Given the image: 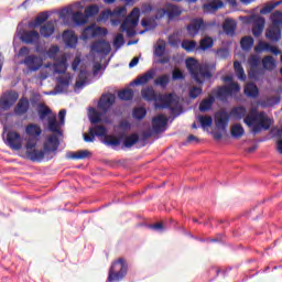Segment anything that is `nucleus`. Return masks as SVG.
<instances>
[{
	"label": "nucleus",
	"mask_w": 282,
	"mask_h": 282,
	"mask_svg": "<svg viewBox=\"0 0 282 282\" xmlns=\"http://www.w3.org/2000/svg\"><path fill=\"white\" fill-rule=\"evenodd\" d=\"M113 102H116V95L108 94L102 95L98 101L97 109L89 108L88 109V118L91 124L95 127L89 128V134L84 133L85 142H94L97 138H105L107 135V128L105 126H98L97 122H102V116L113 107Z\"/></svg>",
	"instance_id": "1"
},
{
	"label": "nucleus",
	"mask_w": 282,
	"mask_h": 282,
	"mask_svg": "<svg viewBox=\"0 0 282 282\" xmlns=\"http://www.w3.org/2000/svg\"><path fill=\"white\" fill-rule=\"evenodd\" d=\"M141 96L148 102L154 101L155 109H170L172 115L177 111V101H175L173 94L163 95L158 98L155 89L152 86H147L141 90Z\"/></svg>",
	"instance_id": "2"
},
{
	"label": "nucleus",
	"mask_w": 282,
	"mask_h": 282,
	"mask_svg": "<svg viewBox=\"0 0 282 282\" xmlns=\"http://www.w3.org/2000/svg\"><path fill=\"white\" fill-rule=\"evenodd\" d=\"M185 65L191 76L199 85L204 84V80H208L209 78L213 77V74H210V67L208 66V64H199L195 58L188 57L185 61Z\"/></svg>",
	"instance_id": "3"
},
{
	"label": "nucleus",
	"mask_w": 282,
	"mask_h": 282,
	"mask_svg": "<svg viewBox=\"0 0 282 282\" xmlns=\"http://www.w3.org/2000/svg\"><path fill=\"white\" fill-rule=\"evenodd\" d=\"M271 126L272 122L270 121V118L265 116V112H258L257 110H251L248 113V127L251 128V133L253 135H257V133H261L263 129L264 131H268Z\"/></svg>",
	"instance_id": "4"
},
{
	"label": "nucleus",
	"mask_w": 282,
	"mask_h": 282,
	"mask_svg": "<svg viewBox=\"0 0 282 282\" xmlns=\"http://www.w3.org/2000/svg\"><path fill=\"white\" fill-rule=\"evenodd\" d=\"M19 58L24 59L21 65H25L29 72H39L43 67V58L36 54H30V47L22 46L18 53Z\"/></svg>",
	"instance_id": "5"
},
{
	"label": "nucleus",
	"mask_w": 282,
	"mask_h": 282,
	"mask_svg": "<svg viewBox=\"0 0 282 282\" xmlns=\"http://www.w3.org/2000/svg\"><path fill=\"white\" fill-rule=\"evenodd\" d=\"M128 270H129V267L127 265V261H124V259L122 258H119L110 267L108 281L109 282L121 281V279H124V276H127Z\"/></svg>",
	"instance_id": "6"
},
{
	"label": "nucleus",
	"mask_w": 282,
	"mask_h": 282,
	"mask_svg": "<svg viewBox=\"0 0 282 282\" xmlns=\"http://www.w3.org/2000/svg\"><path fill=\"white\" fill-rule=\"evenodd\" d=\"M140 23V9L134 8L131 13L124 19L120 25L121 32H127L128 36H133L135 34V28Z\"/></svg>",
	"instance_id": "7"
},
{
	"label": "nucleus",
	"mask_w": 282,
	"mask_h": 282,
	"mask_svg": "<svg viewBox=\"0 0 282 282\" xmlns=\"http://www.w3.org/2000/svg\"><path fill=\"white\" fill-rule=\"evenodd\" d=\"M20 40L26 45H35V52L43 54L44 50L41 47V34L37 31H23L20 35Z\"/></svg>",
	"instance_id": "8"
},
{
	"label": "nucleus",
	"mask_w": 282,
	"mask_h": 282,
	"mask_svg": "<svg viewBox=\"0 0 282 282\" xmlns=\"http://www.w3.org/2000/svg\"><path fill=\"white\" fill-rule=\"evenodd\" d=\"M241 91V87L237 83H231L226 86L218 87L213 90V95L218 98V100H221L223 102L228 100L230 96L234 94H239Z\"/></svg>",
	"instance_id": "9"
},
{
	"label": "nucleus",
	"mask_w": 282,
	"mask_h": 282,
	"mask_svg": "<svg viewBox=\"0 0 282 282\" xmlns=\"http://www.w3.org/2000/svg\"><path fill=\"white\" fill-rule=\"evenodd\" d=\"M6 144L13 151H21L23 149V139L19 132L11 130L7 133Z\"/></svg>",
	"instance_id": "10"
},
{
	"label": "nucleus",
	"mask_w": 282,
	"mask_h": 282,
	"mask_svg": "<svg viewBox=\"0 0 282 282\" xmlns=\"http://www.w3.org/2000/svg\"><path fill=\"white\" fill-rule=\"evenodd\" d=\"M108 31L106 28L96 26V24H91L84 29L82 33V39L87 41L89 39H96V36H107Z\"/></svg>",
	"instance_id": "11"
},
{
	"label": "nucleus",
	"mask_w": 282,
	"mask_h": 282,
	"mask_svg": "<svg viewBox=\"0 0 282 282\" xmlns=\"http://www.w3.org/2000/svg\"><path fill=\"white\" fill-rule=\"evenodd\" d=\"M19 100V93L14 90H9L4 93L0 98V108L2 111H8L11 107L14 106V102Z\"/></svg>",
	"instance_id": "12"
},
{
	"label": "nucleus",
	"mask_w": 282,
	"mask_h": 282,
	"mask_svg": "<svg viewBox=\"0 0 282 282\" xmlns=\"http://www.w3.org/2000/svg\"><path fill=\"white\" fill-rule=\"evenodd\" d=\"M249 21H253L252 34L256 39H259V36L263 34V30H265V18L260 15H249Z\"/></svg>",
	"instance_id": "13"
},
{
	"label": "nucleus",
	"mask_w": 282,
	"mask_h": 282,
	"mask_svg": "<svg viewBox=\"0 0 282 282\" xmlns=\"http://www.w3.org/2000/svg\"><path fill=\"white\" fill-rule=\"evenodd\" d=\"M72 80V75L64 73L59 77L56 78V86L54 91L51 94H65L67 89H69V83Z\"/></svg>",
	"instance_id": "14"
},
{
	"label": "nucleus",
	"mask_w": 282,
	"mask_h": 282,
	"mask_svg": "<svg viewBox=\"0 0 282 282\" xmlns=\"http://www.w3.org/2000/svg\"><path fill=\"white\" fill-rule=\"evenodd\" d=\"M229 122H230V115H228L225 110L216 112L215 123H216V129H218V131H226Z\"/></svg>",
	"instance_id": "15"
},
{
	"label": "nucleus",
	"mask_w": 282,
	"mask_h": 282,
	"mask_svg": "<svg viewBox=\"0 0 282 282\" xmlns=\"http://www.w3.org/2000/svg\"><path fill=\"white\" fill-rule=\"evenodd\" d=\"M166 124H169V118L164 115H158L152 119V129L154 133L166 131Z\"/></svg>",
	"instance_id": "16"
},
{
	"label": "nucleus",
	"mask_w": 282,
	"mask_h": 282,
	"mask_svg": "<svg viewBox=\"0 0 282 282\" xmlns=\"http://www.w3.org/2000/svg\"><path fill=\"white\" fill-rule=\"evenodd\" d=\"M26 158L28 160H31V162H43V159L46 158V160H52V158H54V155H51L45 152V150H31V151H26Z\"/></svg>",
	"instance_id": "17"
},
{
	"label": "nucleus",
	"mask_w": 282,
	"mask_h": 282,
	"mask_svg": "<svg viewBox=\"0 0 282 282\" xmlns=\"http://www.w3.org/2000/svg\"><path fill=\"white\" fill-rule=\"evenodd\" d=\"M59 144L61 142L58 141V137H56L55 134L50 135L44 143L45 153H48V156L54 155V153H56V151L58 150Z\"/></svg>",
	"instance_id": "18"
},
{
	"label": "nucleus",
	"mask_w": 282,
	"mask_h": 282,
	"mask_svg": "<svg viewBox=\"0 0 282 282\" xmlns=\"http://www.w3.org/2000/svg\"><path fill=\"white\" fill-rule=\"evenodd\" d=\"M91 52L107 56L111 52V44L105 40H99L91 45Z\"/></svg>",
	"instance_id": "19"
},
{
	"label": "nucleus",
	"mask_w": 282,
	"mask_h": 282,
	"mask_svg": "<svg viewBox=\"0 0 282 282\" xmlns=\"http://www.w3.org/2000/svg\"><path fill=\"white\" fill-rule=\"evenodd\" d=\"M254 52H257V54H261V52H271V54H274L275 56H279V54H281V50H279L276 46H272L268 42H263V41H260L254 46Z\"/></svg>",
	"instance_id": "20"
},
{
	"label": "nucleus",
	"mask_w": 282,
	"mask_h": 282,
	"mask_svg": "<svg viewBox=\"0 0 282 282\" xmlns=\"http://www.w3.org/2000/svg\"><path fill=\"white\" fill-rule=\"evenodd\" d=\"M62 39H63L66 47H76V45L78 44V37L72 30L64 31Z\"/></svg>",
	"instance_id": "21"
},
{
	"label": "nucleus",
	"mask_w": 282,
	"mask_h": 282,
	"mask_svg": "<svg viewBox=\"0 0 282 282\" xmlns=\"http://www.w3.org/2000/svg\"><path fill=\"white\" fill-rule=\"evenodd\" d=\"M28 111H30V100L22 97L14 107V113L15 116H25Z\"/></svg>",
	"instance_id": "22"
},
{
	"label": "nucleus",
	"mask_w": 282,
	"mask_h": 282,
	"mask_svg": "<svg viewBox=\"0 0 282 282\" xmlns=\"http://www.w3.org/2000/svg\"><path fill=\"white\" fill-rule=\"evenodd\" d=\"M203 28H204V20L194 19L192 20L189 25H187V32L189 36H197V34H199V30H202Z\"/></svg>",
	"instance_id": "23"
},
{
	"label": "nucleus",
	"mask_w": 282,
	"mask_h": 282,
	"mask_svg": "<svg viewBox=\"0 0 282 282\" xmlns=\"http://www.w3.org/2000/svg\"><path fill=\"white\" fill-rule=\"evenodd\" d=\"M85 1H87V0H82L79 2H75L73 6H69L65 9H63L59 13V17L62 19H65V17H69V14H73L74 10H83V8H85Z\"/></svg>",
	"instance_id": "24"
},
{
	"label": "nucleus",
	"mask_w": 282,
	"mask_h": 282,
	"mask_svg": "<svg viewBox=\"0 0 282 282\" xmlns=\"http://www.w3.org/2000/svg\"><path fill=\"white\" fill-rule=\"evenodd\" d=\"M265 36L269 41H272L273 43H276L278 41H281V26L271 25L267 30Z\"/></svg>",
	"instance_id": "25"
},
{
	"label": "nucleus",
	"mask_w": 282,
	"mask_h": 282,
	"mask_svg": "<svg viewBox=\"0 0 282 282\" xmlns=\"http://www.w3.org/2000/svg\"><path fill=\"white\" fill-rule=\"evenodd\" d=\"M41 133H43V130H41L39 124L29 123L25 128V134L28 138H34L39 140V138H41Z\"/></svg>",
	"instance_id": "26"
},
{
	"label": "nucleus",
	"mask_w": 282,
	"mask_h": 282,
	"mask_svg": "<svg viewBox=\"0 0 282 282\" xmlns=\"http://www.w3.org/2000/svg\"><path fill=\"white\" fill-rule=\"evenodd\" d=\"M223 30L227 36H232L237 30V21L227 18L223 23Z\"/></svg>",
	"instance_id": "27"
},
{
	"label": "nucleus",
	"mask_w": 282,
	"mask_h": 282,
	"mask_svg": "<svg viewBox=\"0 0 282 282\" xmlns=\"http://www.w3.org/2000/svg\"><path fill=\"white\" fill-rule=\"evenodd\" d=\"M156 70L155 68H151L148 72H145L143 75L139 76L134 83L137 85H147L150 80H153L155 78Z\"/></svg>",
	"instance_id": "28"
},
{
	"label": "nucleus",
	"mask_w": 282,
	"mask_h": 282,
	"mask_svg": "<svg viewBox=\"0 0 282 282\" xmlns=\"http://www.w3.org/2000/svg\"><path fill=\"white\" fill-rule=\"evenodd\" d=\"M219 8H224V2L221 0H214L209 3L203 6L204 12L207 14H213L219 10Z\"/></svg>",
	"instance_id": "29"
},
{
	"label": "nucleus",
	"mask_w": 282,
	"mask_h": 282,
	"mask_svg": "<svg viewBox=\"0 0 282 282\" xmlns=\"http://www.w3.org/2000/svg\"><path fill=\"white\" fill-rule=\"evenodd\" d=\"M54 31H55V26H54V22H52V21L44 23L40 28V34L44 39H50V36H52V34H54Z\"/></svg>",
	"instance_id": "30"
},
{
	"label": "nucleus",
	"mask_w": 282,
	"mask_h": 282,
	"mask_svg": "<svg viewBox=\"0 0 282 282\" xmlns=\"http://www.w3.org/2000/svg\"><path fill=\"white\" fill-rule=\"evenodd\" d=\"M262 67L267 72H273L276 69V59L272 55H267L262 58Z\"/></svg>",
	"instance_id": "31"
},
{
	"label": "nucleus",
	"mask_w": 282,
	"mask_h": 282,
	"mask_svg": "<svg viewBox=\"0 0 282 282\" xmlns=\"http://www.w3.org/2000/svg\"><path fill=\"white\" fill-rule=\"evenodd\" d=\"M70 14H72V21L73 23H75V25H85L89 21L87 17L80 11H76Z\"/></svg>",
	"instance_id": "32"
},
{
	"label": "nucleus",
	"mask_w": 282,
	"mask_h": 282,
	"mask_svg": "<svg viewBox=\"0 0 282 282\" xmlns=\"http://www.w3.org/2000/svg\"><path fill=\"white\" fill-rule=\"evenodd\" d=\"M91 152L89 150H79L77 152H70L67 154L68 160H86L89 158Z\"/></svg>",
	"instance_id": "33"
},
{
	"label": "nucleus",
	"mask_w": 282,
	"mask_h": 282,
	"mask_svg": "<svg viewBox=\"0 0 282 282\" xmlns=\"http://www.w3.org/2000/svg\"><path fill=\"white\" fill-rule=\"evenodd\" d=\"M166 12L170 21H173V19H177L182 14V9L175 4H167Z\"/></svg>",
	"instance_id": "34"
},
{
	"label": "nucleus",
	"mask_w": 282,
	"mask_h": 282,
	"mask_svg": "<svg viewBox=\"0 0 282 282\" xmlns=\"http://www.w3.org/2000/svg\"><path fill=\"white\" fill-rule=\"evenodd\" d=\"M169 83H171V75H169V74L160 75L154 80V85L156 87H161V89H166V87L169 86Z\"/></svg>",
	"instance_id": "35"
},
{
	"label": "nucleus",
	"mask_w": 282,
	"mask_h": 282,
	"mask_svg": "<svg viewBox=\"0 0 282 282\" xmlns=\"http://www.w3.org/2000/svg\"><path fill=\"white\" fill-rule=\"evenodd\" d=\"M138 140H140V135H138L137 133H132L126 137V139L123 140V147H126V149H131V147L138 144Z\"/></svg>",
	"instance_id": "36"
},
{
	"label": "nucleus",
	"mask_w": 282,
	"mask_h": 282,
	"mask_svg": "<svg viewBox=\"0 0 282 282\" xmlns=\"http://www.w3.org/2000/svg\"><path fill=\"white\" fill-rule=\"evenodd\" d=\"M243 116H246V108L243 107L234 108L229 112V117L232 118L234 120H241Z\"/></svg>",
	"instance_id": "37"
},
{
	"label": "nucleus",
	"mask_w": 282,
	"mask_h": 282,
	"mask_svg": "<svg viewBox=\"0 0 282 282\" xmlns=\"http://www.w3.org/2000/svg\"><path fill=\"white\" fill-rule=\"evenodd\" d=\"M215 104V97L209 96L208 98L204 99L199 105V111L205 112L210 110V107Z\"/></svg>",
	"instance_id": "38"
},
{
	"label": "nucleus",
	"mask_w": 282,
	"mask_h": 282,
	"mask_svg": "<svg viewBox=\"0 0 282 282\" xmlns=\"http://www.w3.org/2000/svg\"><path fill=\"white\" fill-rule=\"evenodd\" d=\"M87 85V70H80L78 74V79L75 84V89H83Z\"/></svg>",
	"instance_id": "39"
},
{
	"label": "nucleus",
	"mask_w": 282,
	"mask_h": 282,
	"mask_svg": "<svg viewBox=\"0 0 282 282\" xmlns=\"http://www.w3.org/2000/svg\"><path fill=\"white\" fill-rule=\"evenodd\" d=\"M61 123L56 121V117H50L48 118V130H51L53 133H58V135H62L63 133L61 132Z\"/></svg>",
	"instance_id": "40"
},
{
	"label": "nucleus",
	"mask_w": 282,
	"mask_h": 282,
	"mask_svg": "<svg viewBox=\"0 0 282 282\" xmlns=\"http://www.w3.org/2000/svg\"><path fill=\"white\" fill-rule=\"evenodd\" d=\"M271 25L275 28H281L282 26V12L281 11H274L271 13Z\"/></svg>",
	"instance_id": "41"
},
{
	"label": "nucleus",
	"mask_w": 282,
	"mask_h": 282,
	"mask_svg": "<svg viewBox=\"0 0 282 282\" xmlns=\"http://www.w3.org/2000/svg\"><path fill=\"white\" fill-rule=\"evenodd\" d=\"M230 132H231V138H236V139L241 138L243 133H246V131L243 130V127L239 123H235L234 126H231Z\"/></svg>",
	"instance_id": "42"
},
{
	"label": "nucleus",
	"mask_w": 282,
	"mask_h": 282,
	"mask_svg": "<svg viewBox=\"0 0 282 282\" xmlns=\"http://www.w3.org/2000/svg\"><path fill=\"white\" fill-rule=\"evenodd\" d=\"M55 74H65L67 72V59H62L54 64Z\"/></svg>",
	"instance_id": "43"
},
{
	"label": "nucleus",
	"mask_w": 282,
	"mask_h": 282,
	"mask_svg": "<svg viewBox=\"0 0 282 282\" xmlns=\"http://www.w3.org/2000/svg\"><path fill=\"white\" fill-rule=\"evenodd\" d=\"M37 113L41 120H45V118H47V116L52 113V110L47 106H45V104H40Z\"/></svg>",
	"instance_id": "44"
},
{
	"label": "nucleus",
	"mask_w": 282,
	"mask_h": 282,
	"mask_svg": "<svg viewBox=\"0 0 282 282\" xmlns=\"http://www.w3.org/2000/svg\"><path fill=\"white\" fill-rule=\"evenodd\" d=\"M248 97L259 98V87L253 83H248Z\"/></svg>",
	"instance_id": "45"
},
{
	"label": "nucleus",
	"mask_w": 282,
	"mask_h": 282,
	"mask_svg": "<svg viewBox=\"0 0 282 282\" xmlns=\"http://www.w3.org/2000/svg\"><path fill=\"white\" fill-rule=\"evenodd\" d=\"M198 122H200V127L206 129L208 127H213V117L210 116H198Z\"/></svg>",
	"instance_id": "46"
},
{
	"label": "nucleus",
	"mask_w": 282,
	"mask_h": 282,
	"mask_svg": "<svg viewBox=\"0 0 282 282\" xmlns=\"http://www.w3.org/2000/svg\"><path fill=\"white\" fill-rule=\"evenodd\" d=\"M98 12H100V9L96 4L86 7V9H85L86 19L89 20V18L96 17V14H98Z\"/></svg>",
	"instance_id": "47"
},
{
	"label": "nucleus",
	"mask_w": 282,
	"mask_h": 282,
	"mask_svg": "<svg viewBox=\"0 0 282 282\" xmlns=\"http://www.w3.org/2000/svg\"><path fill=\"white\" fill-rule=\"evenodd\" d=\"M182 47L185 50V52H195V48L197 47V42L191 41V40H184L182 42Z\"/></svg>",
	"instance_id": "48"
},
{
	"label": "nucleus",
	"mask_w": 282,
	"mask_h": 282,
	"mask_svg": "<svg viewBox=\"0 0 282 282\" xmlns=\"http://www.w3.org/2000/svg\"><path fill=\"white\" fill-rule=\"evenodd\" d=\"M234 68H235V72L237 74V77L240 80H246V73L243 72V67L241 66V63L240 62H235L234 63Z\"/></svg>",
	"instance_id": "49"
},
{
	"label": "nucleus",
	"mask_w": 282,
	"mask_h": 282,
	"mask_svg": "<svg viewBox=\"0 0 282 282\" xmlns=\"http://www.w3.org/2000/svg\"><path fill=\"white\" fill-rule=\"evenodd\" d=\"M120 100H132L133 99V90L132 89H123L118 94Z\"/></svg>",
	"instance_id": "50"
},
{
	"label": "nucleus",
	"mask_w": 282,
	"mask_h": 282,
	"mask_svg": "<svg viewBox=\"0 0 282 282\" xmlns=\"http://www.w3.org/2000/svg\"><path fill=\"white\" fill-rule=\"evenodd\" d=\"M134 120H142L147 116V109L139 107L132 112Z\"/></svg>",
	"instance_id": "51"
},
{
	"label": "nucleus",
	"mask_w": 282,
	"mask_h": 282,
	"mask_svg": "<svg viewBox=\"0 0 282 282\" xmlns=\"http://www.w3.org/2000/svg\"><path fill=\"white\" fill-rule=\"evenodd\" d=\"M123 45H124V36L122 35V33H118L113 40V47H116V50H119Z\"/></svg>",
	"instance_id": "52"
},
{
	"label": "nucleus",
	"mask_w": 282,
	"mask_h": 282,
	"mask_svg": "<svg viewBox=\"0 0 282 282\" xmlns=\"http://www.w3.org/2000/svg\"><path fill=\"white\" fill-rule=\"evenodd\" d=\"M281 102V96H270L265 100L267 107H274V105H279Z\"/></svg>",
	"instance_id": "53"
},
{
	"label": "nucleus",
	"mask_w": 282,
	"mask_h": 282,
	"mask_svg": "<svg viewBox=\"0 0 282 282\" xmlns=\"http://www.w3.org/2000/svg\"><path fill=\"white\" fill-rule=\"evenodd\" d=\"M213 39L210 37H205L200 41V44H199V50H209V47L213 46Z\"/></svg>",
	"instance_id": "54"
},
{
	"label": "nucleus",
	"mask_w": 282,
	"mask_h": 282,
	"mask_svg": "<svg viewBox=\"0 0 282 282\" xmlns=\"http://www.w3.org/2000/svg\"><path fill=\"white\" fill-rule=\"evenodd\" d=\"M37 142H39V139H34V138L29 137V139L26 140V145H25L26 151L35 150Z\"/></svg>",
	"instance_id": "55"
},
{
	"label": "nucleus",
	"mask_w": 282,
	"mask_h": 282,
	"mask_svg": "<svg viewBox=\"0 0 282 282\" xmlns=\"http://www.w3.org/2000/svg\"><path fill=\"white\" fill-rule=\"evenodd\" d=\"M164 52H166V47L164 46V44H159L154 48V56L162 58V56H164Z\"/></svg>",
	"instance_id": "56"
},
{
	"label": "nucleus",
	"mask_w": 282,
	"mask_h": 282,
	"mask_svg": "<svg viewBox=\"0 0 282 282\" xmlns=\"http://www.w3.org/2000/svg\"><path fill=\"white\" fill-rule=\"evenodd\" d=\"M59 51L61 48L57 45H53L48 48L46 54L48 58H56V55L58 54Z\"/></svg>",
	"instance_id": "57"
},
{
	"label": "nucleus",
	"mask_w": 282,
	"mask_h": 282,
	"mask_svg": "<svg viewBox=\"0 0 282 282\" xmlns=\"http://www.w3.org/2000/svg\"><path fill=\"white\" fill-rule=\"evenodd\" d=\"M107 147H120V139L118 138H108L104 141Z\"/></svg>",
	"instance_id": "58"
},
{
	"label": "nucleus",
	"mask_w": 282,
	"mask_h": 282,
	"mask_svg": "<svg viewBox=\"0 0 282 282\" xmlns=\"http://www.w3.org/2000/svg\"><path fill=\"white\" fill-rule=\"evenodd\" d=\"M202 87L193 86L189 88V98H197L202 94Z\"/></svg>",
	"instance_id": "59"
},
{
	"label": "nucleus",
	"mask_w": 282,
	"mask_h": 282,
	"mask_svg": "<svg viewBox=\"0 0 282 282\" xmlns=\"http://www.w3.org/2000/svg\"><path fill=\"white\" fill-rule=\"evenodd\" d=\"M172 80H184V73H182V70L178 68H175L172 72Z\"/></svg>",
	"instance_id": "60"
},
{
	"label": "nucleus",
	"mask_w": 282,
	"mask_h": 282,
	"mask_svg": "<svg viewBox=\"0 0 282 282\" xmlns=\"http://www.w3.org/2000/svg\"><path fill=\"white\" fill-rule=\"evenodd\" d=\"M274 8H276V4H265L260 10V14H270V12H272V10H274Z\"/></svg>",
	"instance_id": "61"
},
{
	"label": "nucleus",
	"mask_w": 282,
	"mask_h": 282,
	"mask_svg": "<svg viewBox=\"0 0 282 282\" xmlns=\"http://www.w3.org/2000/svg\"><path fill=\"white\" fill-rule=\"evenodd\" d=\"M116 17H124L127 14V7H119L113 10Z\"/></svg>",
	"instance_id": "62"
},
{
	"label": "nucleus",
	"mask_w": 282,
	"mask_h": 282,
	"mask_svg": "<svg viewBox=\"0 0 282 282\" xmlns=\"http://www.w3.org/2000/svg\"><path fill=\"white\" fill-rule=\"evenodd\" d=\"M45 21H47V15H39L35 19V24L34 26L36 28V25H42V23H45Z\"/></svg>",
	"instance_id": "63"
},
{
	"label": "nucleus",
	"mask_w": 282,
	"mask_h": 282,
	"mask_svg": "<svg viewBox=\"0 0 282 282\" xmlns=\"http://www.w3.org/2000/svg\"><path fill=\"white\" fill-rule=\"evenodd\" d=\"M65 116H67V110L65 109H62L59 112H58V118H59V124H65Z\"/></svg>",
	"instance_id": "64"
}]
</instances>
